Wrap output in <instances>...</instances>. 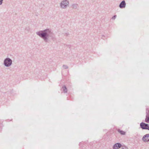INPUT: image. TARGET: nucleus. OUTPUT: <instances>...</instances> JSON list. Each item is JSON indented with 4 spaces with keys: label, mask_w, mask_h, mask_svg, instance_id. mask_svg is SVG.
Instances as JSON below:
<instances>
[{
    "label": "nucleus",
    "mask_w": 149,
    "mask_h": 149,
    "mask_svg": "<svg viewBox=\"0 0 149 149\" xmlns=\"http://www.w3.org/2000/svg\"><path fill=\"white\" fill-rule=\"evenodd\" d=\"M11 60L9 58H6L4 61V63L5 65L7 66H10L11 65Z\"/></svg>",
    "instance_id": "nucleus-1"
},
{
    "label": "nucleus",
    "mask_w": 149,
    "mask_h": 149,
    "mask_svg": "<svg viewBox=\"0 0 149 149\" xmlns=\"http://www.w3.org/2000/svg\"><path fill=\"white\" fill-rule=\"evenodd\" d=\"M140 126L143 129L149 130V125L147 124L142 123L140 124Z\"/></svg>",
    "instance_id": "nucleus-2"
},
{
    "label": "nucleus",
    "mask_w": 149,
    "mask_h": 149,
    "mask_svg": "<svg viewBox=\"0 0 149 149\" xmlns=\"http://www.w3.org/2000/svg\"><path fill=\"white\" fill-rule=\"evenodd\" d=\"M68 4V2L67 1H63L61 3V6L62 8H64Z\"/></svg>",
    "instance_id": "nucleus-3"
},
{
    "label": "nucleus",
    "mask_w": 149,
    "mask_h": 149,
    "mask_svg": "<svg viewBox=\"0 0 149 149\" xmlns=\"http://www.w3.org/2000/svg\"><path fill=\"white\" fill-rule=\"evenodd\" d=\"M143 140L145 142H147L149 141V134H147L144 136L143 138Z\"/></svg>",
    "instance_id": "nucleus-4"
},
{
    "label": "nucleus",
    "mask_w": 149,
    "mask_h": 149,
    "mask_svg": "<svg viewBox=\"0 0 149 149\" xmlns=\"http://www.w3.org/2000/svg\"><path fill=\"white\" fill-rule=\"evenodd\" d=\"M121 146V145L119 143H117L114 145L113 146L114 149H118Z\"/></svg>",
    "instance_id": "nucleus-5"
},
{
    "label": "nucleus",
    "mask_w": 149,
    "mask_h": 149,
    "mask_svg": "<svg viewBox=\"0 0 149 149\" xmlns=\"http://www.w3.org/2000/svg\"><path fill=\"white\" fill-rule=\"evenodd\" d=\"M125 3L124 1H123L120 3L119 7L120 8L125 7Z\"/></svg>",
    "instance_id": "nucleus-6"
},
{
    "label": "nucleus",
    "mask_w": 149,
    "mask_h": 149,
    "mask_svg": "<svg viewBox=\"0 0 149 149\" xmlns=\"http://www.w3.org/2000/svg\"><path fill=\"white\" fill-rule=\"evenodd\" d=\"M38 34L40 36L44 38L46 35V33H40L39 32L38 33Z\"/></svg>",
    "instance_id": "nucleus-7"
},
{
    "label": "nucleus",
    "mask_w": 149,
    "mask_h": 149,
    "mask_svg": "<svg viewBox=\"0 0 149 149\" xmlns=\"http://www.w3.org/2000/svg\"><path fill=\"white\" fill-rule=\"evenodd\" d=\"M118 132L120 133V134L122 135H124L125 134V132L122 130H118Z\"/></svg>",
    "instance_id": "nucleus-8"
},
{
    "label": "nucleus",
    "mask_w": 149,
    "mask_h": 149,
    "mask_svg": "<svg viewBox=\"0 0 149 149\" xmlns=\"http://www.w3.org/2000/svg\"><path fill=\"white\" fill-rule=\"evenodd\" d=\"M145 121L147 123L149 122V116H146V117L145 119Z\"/></svg>",
    "instance_id": "nucleus-9"
},
{
    "label": "nucleus",
    "mask_w": 149,
    "mask_h": 149,
    "mask_svg": "<svg viewBox=\"0 0 149 149\" xmlns=\"http://www.w3.org/2000/svg\"><path fill=\"white\" fill-rule=\"evenodd\" d=\"M63 88L64 89V91L65 92H67V88H66L64 86V87H63Z\"/></svg>",
    "instance_id": "nucleus-10"
},
{
    "label": "nucleus",
    "mask_w": 149,
    "mask_h": 149,
    "mask_svg": "<svg viewBox=\"0 0 149 149\" xmlns=\"http://www.w3.org/2000/svg\"><path fill=\"white\" fill-rule=\"evenodd\" d=\"M2 1L3 0H0V5L1 4Z\"/></svg>",
    "instance_id": "nucleus-11"
},
{
    "label": "nucleus",
    "mask_w": 149,
    "mask_h": 149,
    "mask_svg": "<svg viewBox=\"0 0 149 149\" xmlns=\"http://www.w3.org/2000/svg\"><path fill=\"white\" fill-rule=\"evenodd\" d=\"M116 16H114V17H113V18H115V17H116Z\"/></svg>",
    "instance_id": "nucleus-12"
}]
</instances>
